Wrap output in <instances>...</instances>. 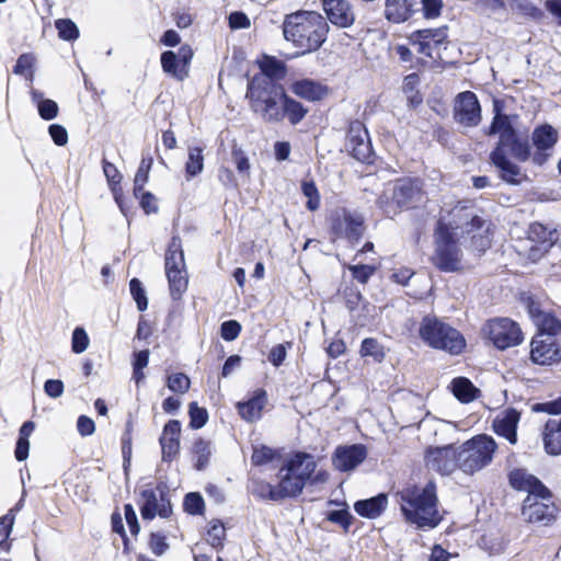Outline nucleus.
<instances>
[{
	"label": "nucleus",
	"instance_id": "f257e3e1",
	"mask_svg": "<svg viewBox=\"0 0 561 561\" xmlns=\"http://www.w3.org/2000/svg\"><path fill=\"white\" fill-rule=\"evenodd\" d=\"M471 234L472 245L484 251L491 245L490 224L473 214V209L457 204L443 210L434 233L435 251L432 261L443 272H456L461 267V251L457 247L460 234Z\"/></svg>",
	"mask_w": 561,
	"mask_h": 561
},
{
	"label": "nucleus",
	"instance_id": "f03ea898",
	"mask_svg": "<svg viewBox=\"0 0 561 561\" xmlns=\"http://www.w3.org/2000/svg\"><path fill=\"white\" fill-rule=\"evenodd\" d=\"M245 98L250 108L266 123H279L285 117L297 125L308 110L295 99L288 96L282 84L265 76H254L248 82Z\"/></svg>",
	"mask_w": 561,
	"mask_h": 561
},
{
	"label": "nucleus",
	"instance_id": "7ed1b4c3",
	"mask_svg": "<svg viewBox=\"0 0 561 561\" xmlns=\"http://www.w3.org/2000/svg\"><path fill=\"white\" fill-rule=\"evenodd\" d=\"M400 510L410 524L417 528H435L443 519L438 508L436 485L409 486L398 493Z\"/></svg>",
	"mask_w": 561,
	"mask_h": 561
},
{
	"label": "nucleus",
	"instance_id": "20e7f679",
	"mask_svg": "<svg viewBox=\"0 0 561 561\" xmlns=\"http://www.w3.org/2000/svg\"><path fill=\"white\" fill-rule=\"evenodd\" d=\"M284 37L300 49L301 54L316 51L325 42L329 25L313 11H299L286 16Z\"/></svg>",
	"mask_w": 561,
	"mask_h": 561
},
{
	"label": "nucleus",
	"instance_id": "39448f33",
	"mask_svg": "<svg viewBox=\"0 0 561 561\" xmlns=\"http://www.w3.org/2000/svg\"><path fill=\"white\" fill-rule=\"evenodd\" d=\"M426 202L423 183L419 179L402 178L388 183L377 199L378 207L388 217L414 209Z\"/></svg>",
	"mask_w": 561,
	"mask_h": 561
},
{
	"label": "nucleus",
	"instance_id": "423d86ee",
	"mask_svg": "<svg viewBox=\"0 0 561 561\" xmlns=\"http://www.w3.org/2000/svg\"><path fill=\"white\" fill-rule=\"evenodd\" d=\"M538 333L530 343V358L539 365H550L561 356V320L548 312L534 316Z\"/></svg>",
	"mask_w": 561,
	"mask_h": 561
},
{
	"label": "nucleus",
	"instance_id": "0eeeda50",
	"mask_svg": "<svg viewBox=\"0 0 561 561\" xmlns=\"http://www.w3.org/2000/svg\"><path fill=\"white\" fill-rule=\"evenodd\" d=\"M495 439L486 434H478L458 447L460 470L466 474L481 471L493 461L497 450Z\"/></svg>",
	"mask_w": 561,
	"mask_h": 561
},
{
	"label": "nucleus",
	"instance_id": "6e6552de",
	"mask_svg": "<svg viewBox=\"0 0 561 561\" xmlns=\"http://www.w3.org/2000/svg\"><path fill=\"white\" fill-rule=\"evenodd\" d=\"M419 335L430 347L454 355L460 354L466 346V341L459 331L434 317L423 318L419 327Z\"/></svg>",
	"mask_w": 561,
	"mask_h": 561
},
{
	"label": "nucleus",
	"instance_id": "1a4fd4ad",
	"mask_svg": "<svg viewBox=\"0 0 561 561\" xmlns=\"http://www.w3.org/2000/svg\"><path fill=\"white\" fill-rule=\"evenodd\" d=\"M488 340L501 351L519 345L524 334L519 324L510 318H494L483 327Z\"/></svg>",
	"mask_w": 561,
	"mask_h": 561
},
{
	"label": "nucleus",
	"instance_id": "9d476101",
	"mask_svg": "<svg viewBox=\"0 0 561 561\" xmlns=\"http://www.w3.org/2000/svg\"><path fill=\"white\" fill-rule=\"evenodd\" d=\"M558 514V507L551 501V493L527 495L524 500L522 515L528 523L549 525Z\"/></svg>",
	"mask_w": 561,
	"mask_h": 561
},
{
	"label": "nucleus",
	"instance_id": "9b49d317",
	"mask_svg": "<svg viewBox=\"0 0 561 561\" xmlns=\"http://www.w3.org/2000/svg\"><path fill=\"white\" fill-rule=\"evenodd\" d=\"M517 139L515 130L511 125L500 134V141L496 149L491 153L493 164L501 171V178L511 184H518L522 181V173L519 168L511 162L506 156V147Z\"/></svg>",
	"mask_w": 561,
	"mask_h": 561
},
{
	"label": "nucleus",
	"instance_id": "f8f14e48",
	"mask_svg": "<svg viewBox=\"0 0 561 561\" xmlns=\"http://www.w3.org/2000/svg\"><path fill=\"white\" fill-rule=\"evenodd\" d=\"M140 514L144 519H153L156 516L168 517L171 505L165 499L164 488L160 484L148 483L140 492Z\"/></svg>",
	"mask_w": 561,
	"mask_h": 561
},
{
	"label": "nucleus",
	"instance_id": "ddd939ff",
	"mask_svg": "<svg viewBox=\"0 0 561 561\" xmlns=\"http://www.w3.org/2000/svg\"><path fill=\"white\" fill-rule=\"evenodd\" d=\"M556 242L554 232L541 224H533L519 252L531 262L540 260Z\"/></svg>",
	"mask_w": 561,
	"mask_h": 561
},
{
	"label": "nucleus",
	"instance_id": "4468645a",
	"mask_svg": "<svg viewBox=\"0 0 561 561\" xmlns=\"http://www.w3.org/2000/svg\"><path fill=\"white\" fill-rule=\"evenodd\" d=\"M447 37V27L444 26L415 31L408 39L419 54L428 58H435L440 46L446 44Z\"/></svg>",
	"mask_w": 561,
	"mask_h": 561
},
{
	"label": "nucleus",
	"instance_id": "2eb2a0df",
	"mask_svg": "<svg viewBox=\"0 0 561 561\" xmlns=\"http://www.w3.org/2000/svg\"><path fill=\"white\" fill-rule=\"evenodd\" d=\"M425 465L440 474H450L460 469L459 451L453 444L443 447H431L425 451Z\"/></svg>",
	"mask_w": 561,
	"mask_h": 561
},
{
	"label": "nucleus",
	"instance_id": "dca6fc26",
	"mask_svg": "<svg viewBox=\"0 0 561 561\" xmlns=\"http://www.w3.org/2000/svg\"><path fill=\"white\" fill-rule=\"evenodd\" d=\"M332 230L337 238L357 241L365 231L364 218L347 210L336 211L332 218Z\"/></svg>",
	"mask_w": 561,
	"mask_h": 561
},
{
	"label": "nucleus",
	"instance_id": "f3484780",
	"mask_svg": "<svg viewBox=\"0 0 561 561\" xmlns=\"http://www.w3.org/2000/svg\"><path fill=\"white\" fill-rule=\"evenodd\" d=\"M455 118L463 126H477L481 121V107L477 95L471 91L458 94L455 104Z\"/></svg>",
	"mask_w": 561,
	"mask_h": 561
},
{
	"label": "nucleus",
	"instance_id": "a211bd4d",
	"mask_svg": "<svg viewBox=\"0 0 561 561\" xmlns=\"http://www.w3.org/2000/svg\"><path fill=\"white\" fill-rule=\"evenodd\" d=\"M558 130L551 125H541L533 131L531 140L536 148L533 154V161L541 165L551 156V150L558 141Z\"/></svg>",
	"mask_w": 561,
	"mask_h": 561
},
{
	"label": "nucleus",
	"instance_id": "6ab92c4d",
	"mask_svg": "<svg viewBox=\"0 0 561 561\" xmlns=\"http://www.w3.org/2000/svg\"><path fill=\"white\" fill-rule=\"evenodd\" d=\"M366 457L367 449L364 445L339 446L332 456V463L340 471H351L360 465Z\"/></svg>",
	"mask_w": 561,
	"mask_h": 561
},
{
	"label": "nucleus",
	"instance_id": "aec40b11",
	"mask_svg": "<svg viewBox=\"0 0 561 561\" xmlns=\"http://www.w3.org/2000/svg\"><path fill=\"white\" fill-rule=\"evenodd\" d=\"M520 421V412L513 408H507L494 417L492 423L493 431L504 438L510 444L515 445L517 443V426Z\"/></svg>",
	"mask_w": 561,
	"mask_h": 561
},
{
	"label": "nucleus",
	"instance_id": "412c9836",
	"mask_svg": "<svg viewBox=\"0 0 561 561\" xmlns=\"http://www.w3.org/2000/svg\"><path fill=\"white\" fill-rule=\"evenodd\" d=\"M267 401L266 391L263 389H257L247 401L238 402L237 410L242 420L249 423H253L261 420Z\"/></svg>",
	"mask_w": 561,
	"mask_h": 561
},
{
	"label": "nucleus",
	"instance_id": "4be33fe9",
	"mask_svg": "<svg viewBox=\"0 0 561 561\" xmlns=\"http://www.w3.org/2000/svg\"><path fill=\"white\" fill-rule=\"evenodd\" d=\"M283 466L306 485L317 468V462L313 456L297 453L288 458Z\"/></svg>",
	"mask_w": 561,
	"mask_h": 561
},
{
	"label": "nucleus",
	"instance_id": "5701e85b",
	"mask_svg": "<svg viewBox=\"0 0 561 561\" xmlns=\"http://www.w3.org/2000/svg\"><path fill=\"white\" fill-rule=\"evenodd\" d=\"M181 423L178 420L169 421L160 437L163 460H172L180 450Z\"/></svg>",
	"mask_w": 561,
	"mask_h": 561
},
{
	"label": "nucleus",
	"instance_id": "b1692460",
	"mask_svg": "<svg viewBox=\"0 0 561 561\" xmlns=\"http://www.w3.org/2000/svg\"><path fill=\"white\" fill-rule=\"evenodd\" d=\"M510 484L518 491H525L528 495L548 494L549 490L533 474L524 469L511 471Z\"/></svg>",
	"mask_w": 561,
	"mask_h": 561
},
{
	"label": "nucleus",
	"instance_id": "393cba45",
	"mask_svg": "<svg viewBox=\"0 0 561 561\" xmlns=\"http://www.w3.org/2000/svg\"><path fill=\"white\" fill-rule=\"evenodd\" d=\"M328 19L340 27H348L354 22V13L346 0H323Z\"/></svg>",
	"mask_w": 561,
	"mask_h": 561
},
{
	"label": "nucleus",
	"instance_id": "a878e982",
	"mask_svg": "<svg viewBox=\"0 0 561 561\" xmlns=\"http://www.w3.org/2000/svg\"><path fill=\"white\" fill-rule=\"evenodd\" d=\"M290 90L298 98L310 102L320 101L329 94L328 87L310 79L294 81L290 84Z\"/></svg>",
	"mask_w": 561,
	"mask_h": 561
},
{
	"label": "nucleus",
	"instance_id": "bb28decb",
	"mask_svg": "<svg viewBox=\"0 0 561 561\" xmlns=\"http://www.w3.org/2000/svg\"><path fill=\"white\" fill-rule=\"evenodd\" d=\"M417 5V0H386L385 15L393 23H401L419 10Z\"/></svg>",
	"mask_w": 561,
	"mask_h": 561
},
{
	"label": "nucleus",
	"instance_id": "cd10ccee",
	"mask_svg": "<svg viewBox=\"0 0 561 561\" xmlns=\"http://www.w3.org/2000/svg\"><path fill=\"white\" fill-rule=\"evenodd\" d=\"M542 439L545 449L550 455L561 454V419H549L543 427Z\"/></svg>",
	"mask_w": 561,
	"mask_h": 561
},
{
	"label": "nucleus",
	"instance_id": "c85d7f7f",
	"mask_svg": "<svg viewBox=\"0 0 561 561\" xmlns=\"http://www.w3.org/2000/svg\"><path fill=\"white\" fill-rule=\"evenodd\" d=\"M276 486L280 500H285L298 496L302 492L305 484L282 466L278 471V483Z\"/></svg>",
	"mask_w": 561,
	"mask_h": 561
},
{
	"label": "nucleus",
	"instance_id": "c756f323",
	"mask_svg": "<svg viewBox=\"0 0 561 561\" xmlns=\"http://www.w3.org/2000/svg\"><path fill=\"white\" fill-rule=\"evenodd\" d=\"M388 499L386 494L357 501L354 504L355 512L366 518H377L387 507Z\"/></svg>",
	"mask_w": 561,
	"mask_h": 561
},
{
	"label": "nucleus",
	"instance_id": "7c9ffc66",
	"mask_svg": "<svg viewBox=\"0 0 561 561\" xmlns=\"http://www.w3.org/2000/svg\"><path fill=\"white\" fill-rule=\"evenodd\" d=\"M164 268L168 270H183L186 268L182 241L180 237L174 236L169 244L164 256Z\"/></svg>",
	"mask_w": 561,
	"mask_h": 561
},
{
	"label": "nucleus",
	"instance_id": "2f4dec72",
	"mask_svg": "<svg viewBox=\"0 0 561 561\" xmlns=\"http://www.w3.org/2000/svg\"><path fill=\"white\" fill-rule=\"evenodd\" d=\"M358 135H353L355 128L352 127L351 135L348 137V146L351 148L352 154L360 161H365L369 158L370 154V145L367 140V133L362 130V126L358 124Z\"/></svg>",
	"mask_w": 561,
	"mask_h": 561
},
{
	"label": "nucleus",
	"instance_id": "473e14b6",
	"mask_svg": "<svg viewBox=\"0 0 561 561\" xmlns=\"http://www.w3.org/2000/svg\"><path fill=\"white\" fill-rule=\"evenodd\" d=\"M257 65L261 70V73L257 76H265L274 82L283 79L286 75L285 64L274 57L263 56L257 60Z\"/></svg>",
	"mask_w": 561,
	"mask_h": 561
},
{
	"label": "nucleus",
	"instance_id": "72a5a7b5",
	"mask_svg": "<svg viewBox=\"0 0 561 561\" xmlns=\"http://www.w3.org/2000/svg\"><path fill=\"white\" fill-rule=\"evenodd\" d=\"M450 389L454 396L463 403L473 401L479 393V389L465 377L455 378L450 383Z\"/></svg>",
	"mask_w": 561,
	"mask_h": 561
},
{
	"label": "nucleus",
	"instance_id": "f704fd0d",
	"mask_svg": "<svg viewBox=\"0 0 561 561\" xmlns=\"http://www.w3.org/2000/svg\"><path fill=\"white\" fill-rule=\"evenodd\" d=\"M165 275L169 282L170 294L173 299L178 300L182 297L183 293L187 289V273L186 268L183 270H168Z\"/></svg>",
	"mask_w": 561,
	"mask_h": 561
},
{
	"label": "nucleus",
	"instance_id": "c9c22d12",
	"mask_svg": "<svg viewBox=\"0 0 561 561\" xmlns=\"http://www.w3.org/2000/svg\"><path fill=\"white\" fill-rule=\"evenodd\" d=\"M161 66L165 73L172 76L178 80H183L187 77L188 71L182 67L176 54L171 50H167L161 55Z\"/></svg>",
	"mask_w": 561,
	"mask_h": 561
},
{
	"label": "nucleus",
	"instance_id": "e433bc0d",
	"mask_svg": "<svg viewBox=\"0 0 561 561\" xmlns=\"http://www.w3.org/2000/svg\"><path fill=\"white\" fill-rule=\"evenodd\" d=\"M16 506V511L19 510ZM15 508L10 510L5 515L0 517V553L9 554L11 550V541H9L15 520Z\"/></svg>",
	"mask_w": 561,
	"mask_h": 561
},
{
	"label": "nucleus",
	"instance_id": "4c0bfd02",
	"mask_svg": "<svg viewBox=\"0 0 561 561\" xmlns=\"http://www.w3.org/2000/svg\"><path fill=\"white\" fill-rule=\"evenodd\" d=\"M193 457L195 459V467L197 470L204 469L213 453V446L209 440L198 438L193 445Z\"/></svg>",
	"mask_w": 561,
	"mask_h": 561
},
{
	"label": "nucleus",
	"instance_id": "58836bf2",
	"mask_svg": "<svg viewBox=\"0 0 561 561\" xmlns=\"http://www.w3.org/2000/svg\"><path fill=\"white\" fill-rule=\"evenodd\" d=\"M359 353L363 357H371L377 363H381L386 356L383 346L373 337L363 340Z\"/></svg>",
	"mask_w": 561,
	"mask_h": 561
},
{
	"label": "nucleus",
	"instance_id": "ea45409f",
	"mask_svg": "<svg viewBox=\"0 0 561 561\" xmlns=\"http://www.w3.org/2000/svg\"><path fill=\"white\" fill-rule=\"evenodd\" d=\"M203 150L198 147L188 148V159L185 165L186 176L191 179L199 174L204 169Z\"/></svg>",
	"mask_w": 561,
	"mask_h": 561
},
{
	"label": "nucleus",
	"instance_id": "a19ab883",
	"mask_svg": "<svg viewBox=\"0 0 561 561\" xmlns=\"http://www.w3.org/2000/svg\"><path fill=\"white\" fill-rule=\"evenodd\" d=\"M36 58L33 54H22L13 68V72L19 76H24L26 80L33 81L34 80V65H35Z\"/></svg>",
	"mask_w": 561,
	"mask_h": 561
},
{
	"label": "nucleus",
	"instance_id": "79ce46f5",
	"mask_svg": "<svg viewBox=\"0 0 561 561\" xmlns=\"http://www.w3.org/2000/svg\"><path fill=\"white\" fill-rule=\"evenodd\" d=\"M252 492L256 496L264 500H271L275 502L282 501L276 484H271L264 481H254L252 485Z\"/></svg>",
	"mask_w": 561,
	"mask_h": 561
},
{
	"label": "nucleus",
	"instance_id": "37998d69",
	"mask_svg": "<svg viewBox=\"0 0 561 561\" xmlns=\"http://www.w3.org/2000/svg\"><path fill=\"white\" fill-rule=\"evenodd\" d=\"M152 165V159H142L140 161V164L138 167V170L135 175L134 180V194L135 196H138L139 193L144 190L145 184L148 181L149 172Z\"/></svg>",
	"mask_w": 561,
	"mask_h": 561
},
{
	"label": "nucleus",
	"instance_id": "c03bdc74",
	"mask_svg": "<svg viewBox=\"0 0 561 561\" xmlns=\"http://www.w3.org/2000/svg\"><path fill=\"white\" fill-rule=\"evenodd\" d=\"M58 35L65 41H75L79 36V30L75 22L69 19H59L55 22Z\"/></svg>",
	"mask_w": 561,
	"mask_h": 561
},
{
	"label": "nucleus",
	"instance_id": "a18cd8bd",
	"mask_svg": "<svg viewBox=\"0 0 561 561\" xmlns=\"http://www.w3.org/2000/svg\"><path fill=\"white\" fill-rule=\"evenodd\" d=\"M190 378L182 373L172 374L167 378V387L175 393L184 394L190 389Z\"/></svg>",
	"mask_w": 561,
	"mask_h": 561
},
{
	"label": "nucleus",
	"instance_id": "49530a36",
	"mask_svg": "<svg viewBox=\"0 0 561 561\" xmlns=\"http://www.w3.org/2000/svg\"><path fill=\"white\" fill-rule=\"evenodd\" d=\"M301 191L304 195L308 198L307 208L311 211L317 210L320 206V195L314 183L312 181L302 182Z\"/></svg>",
	"mask_w": 561,
	"mask_h": 561
},
{
	"label": "nucleus",
	"instance_id": "de8ad7c7",
	"mask_svg": "<svg viewBox=\"0 0 561 561\" xmlns=\"http://www.w3.org/2000/svg\"><path fill=\"white\" fill-rule=\"evenodd\" d=\"M90 339L83 328H76L72 332L71 350L76 354H81L89 347Z\"/></svg>",
	"mask_w": 561,
	"mask_h": 561
},
{
	"label": "nucleus",
	"instance_id": "09e8293b",
	"mask_svg": "<svg viewBox=\"0 0 561 561\" xmlns=\"http://www.w3.org/2000/svg\"><path fill=\"white\" fill-rule=\"evenodd\" d=\"M276 451L267 446H256L253 449L251 460L255 466H263L274 460Z\"/></svg>",
	"mask_w": 561,
	"mask_h": 561
},
{
	"label": "nucleus",
	"instance_id": "8fccbe9b",
	"mask_svg": "<svg viewBox=\"0 0 561 561\" xmlns=\"http://www.w3.org/2000/svg\"><path fill=\"white\" fill-rule=\"evenodd\" d=\"M129 289L133 298L135 299L137 307L140 311H144L148 307V299L141 282L138 278H133L129 283Z\"/></svg>",
	"mask_w": 561,
	"mask_h": 561
},
{
	"label": "nucleus",
	"instance_id": "3c124183",
	"mask_svg": "<svg viewBox=\"0 0 561 561\" xmlns=\"http://www.w3.org/2000/svg\"><path fill=\"white\" fill-rule=\"evenodd\" d=\"M417 2L421 3L423 16L427 20L438 18L444 7L443 0H417Z\"/></svg>",
	"mask_w": 561,
	"mask_h": 561
},
{
	"label": "nucleus",
	"instance_id": "603ef678",
	"mask_svg": "<svg viewBox=\"0 0 561 561\" xmlns=\"http://www.w3.org/2000/svg\"><path fill=\"white\" fill-rule=\"evenodd\" d=\"M225 534L226 529L221 523H213L207 531L206 540L214 548L221 547Z\"/></svg>",
	"mask_w": 561,
	"mask_h": 561
},
{
	"label": "nucleus",
	"instance_id": "864d4df0",
	"mask_svg": "<svg viewBox=\"0 0 561 561\" xmlns=\"http://www.w3.org/2000/svg\"><path fill=\"white\" fill-rule=\"evenodd\" d=\"M190 425L193 428H201L203 427L207 420H208V413L205 409L199 408L195 402L190 404Z\"/></svg>",
	"mask_w": 561,
	"mask_h": 561
},
{
	"label": "nucleus",
	"instance_id": "5fc2aeb1",
	"mask_svg": "<svg viewBox=\"0 0 561 561\" xmlns=\"http://www.w3.org/2000/svg\"><path fill=\"white\" fill-rule=\"evenodd\" d=\"M37 111L43 119L51 121L57 117L59 107L55 101L46 99L45 101L39 102Z\"/></svg>",
	"mask_w": 561,
	"mask_h": 561
},
{
	"label": "nucleus",
	"instance_id": "6e6d98bb",
	"mask_svg": "<svg viewBox=\"0 0 561 561\" xmlns=\"http://www.w3.org/2000/svg\"><path fill=\"white\" fill-rule=\"evenodd\" d=\"M423 424L433 430L435 435L456 433V426L453 423L444 420H426L423 421Z\"/></svg>",
	"mask_w": 561,
	"mask_h": 561
},
{
	"label": "nucleus",
	"instance_id": "4d7b16f0",
	"mask_svg": "<svg viewBox=\"0 0 561 561\" xmlns=\"http://www.w3.org/2000/svg\"><path fill=\"white\" fill-rule=\"evenodd\" d=\"M184 507L190 514H198L204 507L203 497L197 493H188L184 500Z\"/></svg>",
	"mask_w": 561,
	"mask_h": 561
},
{
	"label": "nucleus",
	"instance_id": "13d9d810",
	"mask_svg": "<svg viewBox=\"0 0 561 561\" xmlns=\"http://www.w3.org/2000/svg\"><path fill=\"white\" fill-rule=\"evenodd\" d=\"M221 337L226 341H233L238 337L241 325L236 320H229L221 324Z\"/></svg>",
	"mask_w": 561,
	"mask_h": 561
},
{
	"label": "nucleus",
	"instance_id": "bf43d9fd",
	"mask_svg": "<svg viewBox=\"0 0 561 561\" xmlns=\"http://www.w3.org/2000/svg\"><path fill=\"white\" fill-rule=\"evenodd\" d=\"M149 547L156 556H162L169 549L167 539L161 534H151L149 540Z\"/></svg>",
	"mask_w": 561,
	"mask_h": 561
},
{
	"label": "nucleus",
	"instance_id": "052dcab7",
	"mask_svg": "<svg viewBox=\"0 0 561 561\" xmlns=\"http://www.w3.org/2000/svg\"><path fill=\"white\" fill-rule=\"evenodd\" d=\"M506 149H510L512 154L517 159L525 161L529 158V148L526 142L515 139L514 142L510 144Z\"/></svg>",
	"mask_w": 561,
	"mask_h": 561
},
{
	"label": "nucleus",
	"instance_id": "680f3d73",
	"mask_svg": "<svg viewBox=\"0 0 561 561\" xmlns=\"http://www.w3.org/2000/svg\"><path fill=\"white\" fill-rule=\"evenodd\" d=\"M48 133L57 146H65L68 142V133L65 127L53 124L48 128Z\"/></svg>",
	"mask_w": 561,
	"mask_h": 561
},
{
	"label": "nucleus",
	"instance_id": "e2e57ef3",
	"mask_svg": "<svg viewBox=\"0 0 561 561\" xmlns=\"http://www.w3.org/2000/svg\"><path fill=\"white\" fill-rule=\"evenodd\" d=\"M45 393L54 399H57L64 393V382L59 379H48L44 385Z\"/></svg>",
	"mask_w": 561,
	"mask_h": 561
},
{
	"label": "nucleus",
	"instance_id": "0e129e2a",
	"mask_svg": "<svg viewBox=\"0 0 561 561\" xmlns=\"http://www.w3.org/2000/svg\"><path fill=\"white\" fill-rule=\"evenodd\" d=\"M124 514H125V519H126V523H127V525L129 527L130 533L134 536L138 535V533L140 530V527H139V524H138L136 512H135L134 507L130 504H126L124 506Z\"/></svg>",
	"mask_w": 561,
	"mask_h": 561
},
{
	"label": "nucleus",
	"instance_id": "69168bd1",
	"mask_svg": "<svg viewBox=\"0 0 561 561\" xmlns=\"http://www.w3.org/2000/svg\"><path fill=\"white\" fill-rule=\"evenodd\" d=\"M77 430L81 436H90L95 431L94 421L85 415H81L77 421Z\"/></svg>",
	"mask_w": 561,
	"mask_h": 561
},
{
	"label": "nucleus",
	"instance_id": "338daca9",
	"mask_svg": "<svg viewBox=\"0 0 561 561\" xmlns=\"http://www.w3.org/2000/svg\"><path fill=\"white\" fill-rule=\"evenodd\" d=\"M329 520L340 524L344 528H347L351 524V514L347 510H337L329 513Z\"/></svg>",
	"mask_w": 561,
	"mask_h": 561
},
{
	"label": "nucleus",
	"instance_id": "774afa93",
	"mask_svg": "<svg viewBox=\"0 0 561 561\" xmlns=\"http://www.w3.org/2000/svg\"><path fill=\"white\" fill-rule=\"evenodd\" d=\"M350 270L352 271L354 278L360 283H366L375 272V268L369 265H355L351 266Z\"/></svg>",
	"mask_w": 561,
	"mask_h": 561
}]
</instances>
